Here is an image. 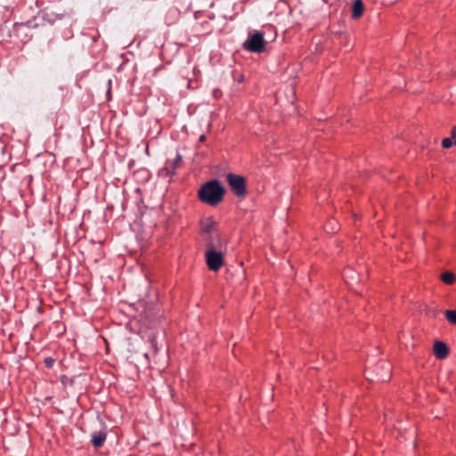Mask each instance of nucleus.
<instances>
[{"label": "nucleus", "instance_id": "1", "mask_svg": "<svg viewBox=\"0 0 456 456\" xmlns=\"http://www.w3.org/2000/svg\"><path fill=\"white\" fill-rule=\"evenodd\" d=\"M225 190L217 180L204 183L198 191L199 199L210 206H216L224 198Z\"/></svg>", "mask_w": 456, "mask_h": 456}, {"label": "nucleus", "instance_id": "2", "mask_svg": "<svg viewBox=\"0 0 456 456\" xmlns=\"http://www.w3.org/2000/svg\"><path fill=\"white\" fill-rule=\"evenodd\" d=\"M266 42L264 38V34L256 31L249 35L248 39L244 42L243 46L245 49L251 53H260L265 51Z\"/></svg>", "mask_w": 456, "mask_h": 456}, {"label": "nucleus", "instance_id": "3", "mask_svg": "<svg viewBox=\"0 0 456 456\" xmlns=\"http://www.w3.org/2000/svg\"><path fill=\"white\" fill-rule=\"evenodd\" d=\"M226 180L236 196L244 197L247 194L246 178L244 176L229 173Z\"/></svg>", "mask_w": 456, "mask_h": 456}, {"label": "nucleus", "instance_id": "4", "mask_svg": "<svg viewBox=\"0 0 456 456\" xmlns=\"http://www.w3.org/2000/svg\"><path fill=\"white\" fill-rule=\"evenodd\" d=\"M209 249L206 252V262L209 270L217 272L224 265L223 254L214 250L208 244Z\"/></svg>", "mask_w": 456, "mask_h": 456}, {"label": "nucleus", "instance_id": "5", "mask_svg": "<svg viewBox=\"0 0 456 456\" xmlns=\"http://www.w3.org/2000/svg\"><path fill=\"white\" fill-rule=\"evenodd\" d=\"M377 378L379 381L385 382L391 377L392 366L388 362L381 361L375 368Z\"/></svg>", "mask_w": 456, "mask_h": 456}, {"label": "nucleus", "instance_id": "6", "mask_svg": "<svg viewBox=\"0 0 456 456\" xmlns=\"http://www.w3.org/2000/svg\"><path fill=\"white\" fill-rule=\"evenodd\" d=\"M106 431L104 429L94 431L91 434V441L95 448H101L106 440Z\"/></svg>", "mask_w": 456, "mask_h": 456}, {"label": "nucleus", "instance_id": "7", "mask_svg": "<svg viewBox=\"0 0 456 456\" xmlns=\"http://www.w3.org/2000/svg\"><path fill=\"white\" fill-rule=\"evenodd\" d=\"M434 354L437 359H444L449 354V348L444 342L436 341L434 345Z\"/></svg>", "mask_w": 456, "mask_h": 456}, {"label": "nucleus", "instance_id": "8", "mask_svg": "<svg viewBox=\"0 0 456 456\" xmlns=\"http://www.w3.org/2000/svg\"><path fill=\"white\" fill-rule=\"evenodd\" d=\"M364 11V5L362 0H355L352 6V18L359 19Z\"/></svg>", "mask_w": 456, "mask_h": 456}, {"label": "nucleus", "instance_id": "9", "mask_svg": "<svg viewBox=\"0 0 456 456\" xmlns=\"http://www.w3.org/2000/svg\"><path fill=\"white\" fill-rule=\"evenodd\" d=\"M440 279L447 285H452L456 281V276L452 272H444L441 273Z\"/></svg>", "mask_w": 456, "mask_h": 456}, {"label": "nucleus", "instance_id": "10", "mask_svg": "<svg viewBox=\"0 0 456 456\" xmlns=\"http://www.w3.org/2000/svg\"><path fill=\"white\" fill-rule=\"evenodd\" d=\"M215 227L216 222L211 218H208L204 223H202L201 230L203 232L210 233L214 231Z\"/></svg>", "mask_w": 456, "mask_h": 456}, {"label": "nucleus", "instance_id": "11", "mask_svg": "<svg viewBox=\"0 0 456 456\" xmlns=\"http://www.w3.org/2000/svg\"><path fill=\"white\" fill-rule=\"evenodd\" d=\"M181 161H182V156L179 153H177L175 159H174V161L172 163H170V162L167 163L166 168L169 169L171 167L173 170H175L180 165Z\"/></svg>", "mask_w": 456, "mask_h": 456}, {"label": "nucleus", "instance_id": "12", "mask_svg": "<svg viewBox=\"0 0 456 456\" xmlns=\"http://www.w3.org/2000/svg\"><path fill=\"white\" fill-rule=\"evenodd\" d=\"M446 319L452 324L456 325V311L455 310H446L445 311Z\"/></svg>", "mask_w": 456, "mask_h": 456}, {"label": "nucleus", "instance_id": "13", "mask_svg": "<svg viewBox=\"0 0 456 456\" xmlns=\"http://www.w3.org/2000/svg\"><path fill=\"white\" fill-rule=\"evenodd\" d=\"M452 144H453V142H452V138H450V137L444 138L442 141V146L445 149L451 148L452 146Z\"/></svg>", "mask_w": 456, "mask_h": 456}, {"label": "nucleus", "instance_id": "14", "mask_svg": "<svg viewBox=\"0 0 456 456\" xmlns=\"http://www.w3.org/2000/svg\"><path fill=\"white\" fill-rule=\"evenodd\" d=\"M450 138H452V140H453L454 143L456 144V126H453L452 128L451 137Z\"/></svg>", "mask_w": 456, "mask_h": 456}, {"label": "nucleus", "instance_id": "15", "mask_svg": "<svg viewBox=\"0 0 456 456\" xmlns=\"http://www.w3.org/2000/svg\"><path fill=\"white\" fill-rule=\"evenodd\" d=\"M206 140V136L204 134L200 135V141L204 142Z\"/></svg>", "mask_w": 456, "mask_h": 456}, {"label": "nucleus", "instance_id": "16", "mask_svg": "<svg viewBox=\"0 0 456 456\" xmlns=\"http://www.w3.org/2000/svg\"><path fill=\"white\" fill-rule=\"evenodd\" d=\"M52 362H53V360H46V363H47V365H49V366H50V365L52 364Z\"/></svg>", "mask_w": 456, "mask_h": 456}]
</instances>
